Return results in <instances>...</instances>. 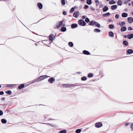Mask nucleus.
<instances>
[{
  "label": "nucleus",
  "mask_w": 133,
  "mask_h": 133,
  "mask_svg": "<svg viewBox=\"0 0 133 133\" xmlns=\"http://www.w3.org/2000/svg\"><path fill=\"white\" fill-rule=\"evenodd\" d=\"M48 77H50L46 75L41 76L38 78V79H36L35 80V81H34V82L33 83H34L35 82H37L38 81H41Z\"/></svg>",
  "instance_id": "f257e3e1"
},
{
  "label": "nucleus",
  "mask_w": 133,
  "mask_h": 133,
  "mask_svg": "<svg viewBox=\"0 0 133 133\" xmlns=\"http://www.w3.org/2000/svg\"><path fill=\"white\" fill-rule=\"evenodd\" d=\"M78 24L81 26H84L86 25V23L83 20L81 19L79 20Z\"/></svg>",
  "instance_id": "f03ea898"
},
{
  "label": "nucleus",
  "mask_w": 133,
  "mask_h": 133,
  "mask_svg": "<svg viewBox=\"0 0 133 133\" xmlns=\"http://www.w3.org/2000/svg\"><path fill=\"white\" fill-rule=\"evenodd\" d=\"M102 125V124L101 123L98 122L95 124V126L96 127L99 128L101 127Z\"/></svg>",
  "instance_id": "7ed1b4c3"
},
{
  "label": "nucleus",
  "mask_w": 133,
  "mask_h": 133,
  "mask_svg": "<svg viewBox=\"0 0 133 133\" xmlns=\"http://www.w3.org/2000/svg\"><path fill=\"white\" fill-rule=\"evenodd\" d=\"M55 81V79L53 77L50 78L48 80V81L51 83H52Z\"/></svg>",
  "instance_id": "20e7f679"
},
{
  "label": "nucleus",
  "mask_w": 133,
  "mask_h": 133,
  "mask_svg": "<svg viewBox=\"0 0 133 133\" xmlns=\"http://www.w3.org/2000/svg\"><path fill=\"white\" fill-rule=\"evenodd\" d=\"M49 39L51 41H52L53 39V38H54L55 36H54L52 34H51L49 36Z\"/></svg>",
  "instance_id": "39448f33"
},
{
  "label": "nucleus",
  "mask_w": 133,
  "mask_h": 133,
  "mask_svg": "<svg viewBox=\"0 0 133 133\" xmlns=\"http://www.w3.org/2000/svg\"><path fill=\"white\" fill-rule=\"evenodd\" d=\"M79 12H76L75 13H74V14L73 16L75 18H77L79 15Z\"/></svg>",
  "instance_id": "423d86ee"
},
{
  "label": "nucleus",
  "mask_w": 133,
  "mask_h": 133,
  "mask_svg": "<svg viewBox=\"0 0 133 133\" xmlns=\"http://www.w3.org/2000/svg\"><path fill=\"white\" fill-rule=\"evenodd\" d=\"M76 85L75 84H68V87H70L71 88L72 87H74L76 86H77V85Z\"/></svg>",
  "instance_id": "0eeeda50"
},
{
  "label": "nucleus",
  "mask_w": 133,
  "mask_h": 133,
  "mask_svg": "<svg viewBox=\"0 0 133 133\" xmlns=\"http://www.w3.org/2000/svg\"><path fill=\"white\" fill-rule=\"evenodd\" d=\"M58 23L59 24L57 25V28H59L63 24V22L62 21H59Z\"/></svg>",
  "instance_id": "6e6552de"
},
{
  "label": "nucleus",
  "mask_w": 133,
  "mask_h": 133,
  "mask_svg": "<svg viewBox=\"0 0 133 133\" xmlns=\"http://www.w3.org/2000/svg\"><path fill=\"white\" fill-rule=\"evenodd\" d=\"M78 26L77 25L76 23L73 24H71V27L72 28H75Z\"/></svg>",
  "instance_id": "1a4fd4ad"
},
{
  "label": "nucleus",
  "mask_w": 133,
  "mask_h": 133,
  "mask_svg": "<svg viewBox=\"0 0 133 133\" xmlns=\"http://www.w3.org/2000/svg\"><path fill=\"white\" fill-rule=\"evenodd\" d=\"M83 52L85 55H89L90 54V53L88 51L85 50L83 51Z\"/></svg>",
  "instance_id": "9d476101"
},
{
  "label": "nucleus",
  "mask_w": 133,
  "mask_h": 133,
  "mask_svg": "<svg viewBox=\"0 0 133 133\" xmlns=\"http://www.w3.org/2000/svg\"><path fill=\"white\" fill-rule=\"evenodd\" d=\"M37 5L39 9H42V8L43 5L42 4L40 3H38L37 4Z\"/></svg>",
  "instance_id": "9b49d317"
},
{
  "label": "nucleus",
  "mask_w": 133,
  "mask_h": 133,
  "mask_svg": "<svg viewBox=\"0 0 133 133\" xmlns=\"http://www.w3.org/2000/svg\"><path fill=\"white\" fill-rule=\"evenodd\" d=\"M16 84H7L6 87H12L14 86H16Z\"/></svg>",
  "instance_id": "f8f14e48"
},
{
  "label": "nucleus",
  "mask_w": 133,
  "mask_h": 133,
  "mask_svg": "<svg viewBox=\"0 0 133 133\" xmlns=\"http://www.w3.org/2000/svg\"><path fill=\"white\" fill-rule=\"evenodd\" d=\"M127 52L128 54H130L133 53V50L131 49H129L127 50Z\"/></svg>",
  "instance_id": "ddd939ff"
},
{
  "label": "nucleus",
  "mask_w": 133,
  "mask_h": 133,
  "mask_svg": "<svg viewBox=\"0 0 133 133\" xmlns=\"http://www.w3.org/2000/svg\"><path fill=\"white\" fill-rule=\"evenodd\" d=\"M95 21H92L89 22V25H94Z\"/></svg>",
  "instance_id": "4468645a"
},
{
  "label": "nucleus",
  "mask_w": 133,
  "mask_h": 133,
  "mask_svg": "<svg viewBox=\"0 0 133 133\" xmlns=\"http://www.w3.org/2000/svg\"><path fill=\"white\" fill-rule=\"evenodd\" d=\"M109 9L108 7L107 6H105L103 8V11L104 12H106Z\"/></svg>",
  "instance_id": "2eb2a0df"
},
{
  "label": "nucleus",
  "mask_w": 133,
  "mask_h": 133,
  "mask_svg": "<svg viewBox=\"0 0 133 133\" xmlns=\"http://www.w3.org/2000/svg\"><path fill=\"white\" fill-rule=\"evenodd\" d=\"M117 8V6L116 5H114L111 6V9L112 10H114Z\"/></svg>",
  "instance_id": "dca6fc26"
},
{
  "label": "nucleus",
  "mask_w": 133,
  "mask_h": 133,
  "mask_svg": "<svg viewBox=\"0 0 133 133\" xmlns=\"http://www.w3.org/2000/svg\"><path fill=\"white\" fill-rule=\"evenodd\" d=\"M110 15V14L109 12H107L106 14H103L102 16L104 17H106L109 16Z\"/></svg>",
  "instance_id": "f3484780"
},
{
  "label": "nucleus",
  "mask_w": 133,
  "mask_h": 133,
  "mask_svg": "<svg viewBox=\"0 0 133 133\" xmlns=\"http://www.w3.org/2000/svg\"><path fill=\"white\" fill-rule=\"evenodd\" d=\"M127 38L129 39H130L133 38V34H129L127 35Z\"/></svg>",
  "instance_id": "a211bd4d"
},
{
  "label": "nucleus",
  "mask_w": 133,
  "mask_h": 133,
  "mask_svg": "<svg viewBox=\"0 0 133 133\" xmlns=\"http://www.w3.org/2000/svg\"><path fill=\"white\" fill-rule=\"evenodd\" d=\"M128 21L130 23H131L132 22V19L131 17H129L128 18Z\"/></svg>",
  "instance_id": "6ab92c4d"
},
{
  "label": "nucleus",
  "mask_w": 133,
  "mask_h": 133,
  "mask_svg": "<svg viewBox=\"0 0 133 133\" xmlns=\"http://www.w3.org/2000/svg\"><path fill=\"white\" fill-rule=\"evenodd\" d=\"M127 30V28L125 26L122 27L121 29V31L124 32L125 31Z\"/></svg>",
  "instance_id": "aec40b11"
},
{
  "label": "nucleus",
  "mask_w": 133,
  "mask_h": 133,
  "mask_svg": "<svg viewBox=\"0 0 133 133\" xmlns=\"http://www.w3.org/2000/svg\"><path fill=\"white\" fill-rule=\"evenodd\" d=\"M24 87V85L23 84H22L18 86V88L19 89L23 88Z\"/></svg>",
  "instance_id": "412c9836"
},
{
  "label": "nucleus",
  "mask_w": 133,
  "mask_h": 133,
  "mask_svg": "<svg viewBox=\"0 0 133 133\" xmlns=\"http://www.w3.org/2000/svg\"><path fill=\"white\" fill-rule=\"evenodd\" d=\"M127 14L126 13H123L122 14V16L123 17H127Z\"/></svg>",
  "instance_id": "4be33fe9"
},
{
  "label": "nucleus",
  "mask_w": 133,
  "mask_h": 133,
  "mask_svg": "<svg viewBox=\"0 0 133 133\" xmlns=\"http://www.w3.org/2000/svg\"><path fill=\"white\" fill-rule=\"evenodd\" d=\"M123 44L126 46H127L129 44L126 41H124L123 42Z\"/></svg>",
  "instance_id": "5701e85b"
},
{
  "label": "nucleus",
  "mask_w": 133,
  "mask_h": 133,
  "mask_svg": "<svg viewBox=\"0 0 133 133\" xmlns=\"http://www.w3.org/2000/svg\"><path fill=\"white\" fill-rule=\"evenodd\" d=\"M118 5H121L122 4V1L121 0H118L117 2Z\"/></svg>",
  "instance_id": "b1692460"
},
{
  "label": "nucleus",
  "mask_w": 133,
  "mask_h": 133,
  "mask_svg": "<svg viewBox=\"0 0 133 133\" xmlns=\"http://www.w3.org/2000/svg\"><path fill=\"white\" fill-rule=\"evenodd\" d=\"M109 36H110L113 37L114 36V33L112 31H110L109 32Z\"/></svg>",
  "instance_id": "393cba45"
},
{
  "label": "nucleus",
  "mask_w": 133,
  "mask_h": 133,
  "mask_svg": "<svg viewBox=\"0 0 133 133\" xmlns=\"http://www.w3.org/2000/svg\"><path fill=\"white\" fill-rule=\"evenodd\" d=\"M1 122L2 123L4 124H5L7 122L6 120L4 119H1Z\"/></svg>",
  "instance_id": "a878e982"
},
{
  "label": "nucleus",
  "mask_w": 133,
  "mask_h": 133,
  "mask_svg": "<svg viewBox=\"0 0 133 133\" xmlns=\"http://www.w3.org/2000/svg\"><path fill=\"white\" fill-rule=\"evenodd\" d=\"M125 24V23L123 21L121 23H119V25H120L121 26H122L124 25Z\"/></svg>",
  "instance_id": "bb28decb"
},
{
  "label": "nucleus",
  "mask_w": 133,
  "mask_h": 133,
  "mask_svg": "<svg viewBox=\"0 0 133 133\" xmlns=\"http://www.w3.org/2000/svg\"><path fill=\"white\" fill-rule=\"evenodd\" d=\"M95 25L97 27L100 28V25L97 22H95Z\"/></svg>",
  "instance_id": "cd10ccee"
},
{
  "label": "nucleus",
  "mask_w": 133,
  "mask_h": 133,
  "mask_svg": "<svg viewBox=\"0 0 133 133\" xmlns=\"http://www.w3.org/2000/svg\"><path fill=\"white\" fill-rule=\"evenodd\" d=\"M5 93L8 95H10L12 93V92L11 90H7L5 91Z\"/></svg>",
  "instance_id": "c85d7f7f"
},
{
  "label": "nucleus",
  "mask_w": 133,
  "mask_h": 133,
  "mask_svg": "<svg viewBox=\"0 0 133 133\" xmlns=\"http://www.w3.org/2000/svg\"><path fill=\"white\" fill-rule=\"evenodd\" d=\"M94 31L95 32H99L101 31L99 29H95L94 30Z\"/></svg>",
  "instance_id": "c756f323"
},
{
  "label": "nucleus",
  "mask_w": 133,
  "mask_h": 133,
  "mask_svg": "<svg viewBox=\"0 0 133 133\" xmlns=\"http://www.w3.org/2000/svg\"><path fill=\"white\" fill-rule=\"evenodd\" d=\"M66 29L65 27H63L61 28V30L62 31L64 32L66 31Z\"/></svg>",
  "instance_id": "7c9ffc66"
},
{
  "label": "nucleus",
  "mask_w": 133,
  "mask_h": 133,
  "mask_svg": "<svg viewBox=\"0 0 133 133\" xmlns=\"http://www.w3.org/2000/svg\"><path fill=\"white\" fill-rule=\"evenodd\" d=\"M116 3V2L114 0H112L110 1L109 2V3L110 4H114Z\"/></svg>",
  "instance_id": "2f4dec72"
},
{
  "label": "nucleus",
  "mask_w": 133,
  "mask_h": 133,
  "mask_svg": "<svg viewBox=\"0 0 133 133\" xmlns=\"http://www.w3.org/2000/svg\"><path fill=\"white\" fill-rule=\"evenodd\" d=\"M92 3L91 0H87V3L89 5H90Z\"/></svg>",
  "instance_id": "473e14b6"
},
{
  "label": "nucleus",
  "mask_w": 133,
  "mask_h": 133,
  "mask_svg": "<svg viewBox=\"0 0 133 133\" xmlns=\"http://www.w3.org/2000/svg\"><path fill=\"white\" fill-rule=\"evenodd\" d=\"M93 76V74L92 73H89L88 74V76L89 78L92 77Z\"/></svg>",
  "instance_id": "72a5a7b5"
},
{
  "label": "nucleus",
  "mask_w": 133,
  "mask_h": 133,
  "mask_svg": "<svg viewBox=\"0 0 133 133\" xmlns=\"http://www.w3.org/2000/svg\"><path fill=\"white\" fill-rule=\"evenodd\" d=\"M68 45L69 46L71 47H72L73 46V44L71 42H69L68 43Z\"/></svg>",
  "instance_id": "f704fd0d"
},
{
  "label": "nucleus",
  "mask_w": 133,
  "mask_h": 133,
  "mask_svg": "<svg viewBox=\"0 0 133 133\" xmlns=\"http://www.w3.org/2000/svg\"><path fill=\"white\" fill-rule=\"evenodd\" d=\"M109 28L110 29H113L114 28V26L112 24H110L109 25Z\"/></svg>",
  "instance_id": "c9c22d12"
},
{
  "label": "nucleus",
  "mask_w": 133,
  "mask_h": 133,
  "mask_svg": "<svg viewBox=\"0 0 133 133\" xmlns=\"http://www.w3.org/2000/svg\"><path fill=\"white\" fill-rule=\"evenodd\" d=\"M81 131V130L80 129H78L76 131V133H79Z\"/></svg>",
  "instance_id": "e433bc0d"
},
{
  "label": "nucleus",
  "mask_w": 133,
  "mask_h": 133,
  "mask_svg": "<svg viewBox=\"0 0 133 133\" xmlns=\"http://www.w3.org/2000/svg\"><path fill=\"white\" fill-rule=\"evenodd\" d=\"M87 79V78L85 77H83L81 78V79L82 81H85Z\"/></svg>",
  "instance_id": "4c0bfd02"
},
{
  "label": "nucleus",
  "mask_w": 133,
  "mask_h": 133,
  "mask_svg": "<svg viewBox=\"0 0 133 133\" xmlns=\"http://www.w3.org/2000/svg\"><path fill=\"white\" fill-rule=\"evenodd\" d=\"M61 4L63 5H64L65 4V1L64 0H61Z\"/></svg>",
  "instance_id": "58836bf2"
},
{
  "label": "nucleus",
  "mask_w": 133,
  "mask_h": 133,
  "mask_svg": "<svg viewBox=\"0 0 133 133\" xmlns=\"http://www.w3.org/2000/svg\"><path fill=\"white\" fill-rule=\"evenodd\" d=\"M59 133H66V130H61L59 131Z\"/></svg>",
  "instance_id": "ea45409f"
},
{
  "label": "nucleus",
  "mask_w": 133,
  "mask_h": 133,
  "mask_svg": "<svg viewBox=\"0 0 133 133\" xmlns=\"http://www.w3.org/2000/svg\"><path fill=\"white\" fill-rule=\"evenodd\" d=\"M85 21L87 23H88L90 22V20L89 18H87L85 19Z\"/></svg>",
  "instance_id": "a19ab883"
},
{
  "label": "nucleus",
  "mask_w": 133,
  "mask_h": 133,
  "mask_svg": "<svg viewBox=\"0 0 133 133\" xmlns=\"http://www.w3.org/2000/svg\"><path fill=\"white\" fill-rule=\"evenodd\" d=\"M75 9L74 8H72L70 9V13H72L74 11Z\"/></svg>",
  "instance_id": "79ce46f5"
},
{
  "label": "nucleus",
  "mask_w": 133,
  "mask_h": 133,
  "mask_svg": "<svg viewBox=\"0 0 133 133\" xmlns=\"http://www.w3.org/2000/svg\"><path fill=\"white\" fill-rule=\"evenodd\" d=\"M96 4V6H97L99 4V1L98 0H96L95 2Z\"/></svg>",
  "instance_id": "37998d69"
},
{
  "label": "nucleus",
  "mask_w": 133,
  "mask_h": 133,
  "mask_svg": "<svg viewBox=\"0 0 133 133\" xmlns=\"http://www.w3.org/2000/svg\"><path fill=\"white\" fill-rule=\"evenodd\" d=\"M115 17L117 19L119 17V15L118 14H116L115 16Z\"/></svg>",
  "instance_id": "c03bdc74"
},
{
  "label": "nucleus",
  "mask_w": 133,
  "mask_h": 133,
  "mask_svg": "<svg viewBox=\"0 0 133 133\" xmlns=\"http://www.w3.org/2000/svg\"><path fill=\"white\" fill-rule=\"evenodd\" d=\"M3 114V111L2 110H0V116H2Z\"/></svg>",
  "instance_id": "a18cd8bd"
},
{
  "label": "nucleus",
  "mask_w": 133,
  "mask_h": 133,
  "mask_svg": "<svg viewBox=\"0 0 133 133\" xmlns=\"http://www.w3.org/2000/svg\"><path fill=\"white\" fill-rule=\"evenodd\" d=\"M131 130L133 131V123L131 124Z\"/></svg>",
  "instance_id": "49530a36"
},
{
  "label": "nucleus",
  "mask_w": 133,
  "mask_h": 133,
  "mask_svg": "<svg viewBox=\"0 0 133 133\" xmlns=\"http://www.w3.org/2000/svg\"><path fill=\"white\" fill-rule=\"evenodd\" d=\"M68 84H64L63 86L64 87L68 88Z\"/></svg>",
  "instance_id": "de8ad7c7"
},
{
  "label": "nucleus",
  "mask_w": 133,
  "mask_h": 133,
  "mask_svg": "<svg viewBox=\"0 0 133 133\" xmlns=\"http://www.w3.org/2000/svg\"><path fill=\"white\" fill-rule=\"evenodd\" d=\"M63 14L64 15H66V13L65 11H63Z\"/></svg>",
  "instance_id": "09e8293b"
},
{
  "label": "nucleus",
  "mask_w": 133,
  "mask_h": 133,
  "mask_svg": "<svg viewBox=\"0 0 133 133\" xmlns=\"http://www.w3.org/2000/svg\"><path fill=\"white\" fill-rule=\"evenodd\" d=\"M88 7L89 6L88 5H85L84 8L85 9H87L88 8Z\"/></svg>",
  "instance_id": "8fccbe9b"
},
{
  "label": "nucleus",
  "mask_w": 133,
  "mask_h": 133,
  "mask_svg": "<svg viewBox=\"0 0 133 133\" xmlns=\"http://www.w3.org/2000/svg\"><path fill=\"white\" fill-rule=\"evenodd\" d=\"M128 29L129 30H132L131 27L129 26L128 28Z\"/></svg>",
  "instance_id": "3c124183"
},
{
  "label": "nucleus",
  "mask_w": 133,
  "mask_h": 133,
  "mask_svg": "<svg viewBox=\"0 0 133 133\" xmlns=\"http://www.w3.org/2000/svg\"><path fill=\"white\" fill-rule=\"evenodd\" d=\"M90 9H91V10H92V11H94L95 10V9L94 8V7H93L92 6H91L90 7Z\"/></svg>",
  "instance_id": "603ef678"
},
{
  "label": "nucleus",
  "mask_w": 133,
  "mask_h": 133,
  "mask_svg": "<svg viewBox=\"0 0 133 133\" xmlns=\"http://www.w3.org/2000/svg\"><path fill=\"white\" fill-rule=\"evenodd\" d=\"M4 94V92L3 91H0V95H2Z\"/></svg>",
  "instance_id": "864d4df0"
},
{
  "label": "nucleus",
  "mask_w": 133,
  "mask_h": 133,
  "mask_svg": "<svg viewBox=\"0 0 133 133\" xmlns=\"http://www.w3.org/2000/svg\"><path fill=\"white\" fill-rule=\"evenodd\" d=\"M113 22V21L111 19H108V22Z\"/></svg>",
  "instance_id": "5fc2aeb1"
},
{
  "label": "nucleus",
  "mask_w": 133,
  "mask_h": 133,
  "mask_svg": "<svg viewBox=\"0 0 133 133\" xmlns=\"http://www.w3.org/2000/svg\"><path fill=\"white\" fill-rule=\"evenodd\" d=\"M5 97H3V98H2L1 99L3 101H4L5 100Z\"/></svg>",
  "instance_id": "6e6d98bb"
},
{
  "label": "nucleus",
  "mask_w": 133,
  "mask_h": 133,
  "mask_svg": "<svg viewBox=\"0 0 133 133\" xmlns=\"http://www.w3.org/2000/svg\"><path fill=\"white\" fill-rule=\"evenodd\" d=\"M129 124V123L127 122L126 123H125V125L126 126H127V125H128Z\"/></svg>",
  "instance_id": "4d7b16f0"
},
{
  "label": "nucleus",
  "mask_w": 133,
  "mask_h": 133,
  "mask_svg": "<svg viewBox=\"0 0 133 133\" xmlns=\"http://www.w3.org/2000/svg\"><path fill=\"white\" fill-rule=\"evenodd\" d=\"M86 17L85 16H83L82 17V18L83 19H84Z\"/></svg>",
  "instance_id": "13d9d810"
},
{
  "label": "nucleus",
  "mask_w": 133,
  "mask_h": 133,
  "mask_svg": "<svg viewBox=\"0 0 133 133\" xmlns=\"http://www.w3.org/2000/svg\"><path fill=\"white\" fill-rule=\"evenodd\" d=\"M124 37L125 38H127V35H124Z\"/></svg>",
  "instance_id": "bf43d9fd"
},
{
  "label": "nucleus",
  "mask_w": 133,
  "mask_h": 133,
  "mask_svg": "<svg viewBox=\"0 0 133 133\" xmlns=\"http://www.w3.org/2000/svg\"><path fill=\"white\" fill-rule=\"evenodd\" d=\"M48 124L49 125H50L51 126H52L51 124H49L48 123Z\"/></svg>",
  "instance_id": "052dcab7"
},
{
  "label": "nucleus",
  "mask_w": 133,
  "mask_h": 133,
  "mask_svg": "<svg viewBox=\"0 0 133 133\" xmlns=\"http://www.w3.org/2000/svg\"><path fill=\"white\" fill-rule=\"evenodd\" d=\"M132 6H133V2H132Z\"/></svg>",
  "instance_id": "680f3d73"
},
{
  "label": "nucleus",
  "mask_w": 133,
  "mask_h": 133,
  "mask_svg": "<svg viewBox=\"0 0 133 133\" xmlns=\"http://www.w3.org/2000/svg\"><path fill=\"white\" fill-rule=\"evenodd\" d=\"M128 5H131V4L130 3H128Z\"/></svg>",
  "instance_id": "e2e57ef3"
},
{
  "label": "nucleus",
  "mask_w": 133,
  "mask_h": 133,
  "mask_svg": "<svg viewBox=\"0 0 133 133\" xmlns=\"http://www.w3.org/2000/svg\"><path fill=\"white\" fill-rule=\"evenodd\" d=\"M131 14L132 15H133V12H131Z\"/></svg>",
  "instance_id": "0e129e2a"
},
{
  "label": "nucleus",
  "mask_w": 133,
  "mask_h": 133,
  "mask_svg": "<svg viewBox=\"0 0 133 133\" xmlns=\"http://www.w3.org/2000/svg\"><path fill=\"white\" fill-rule=\"evenodd\" d=\"M81 1H84V0H81Z\"/></svg>",
  "instance_id": "69168bd1"
},
{
  "label": "nucleus",
  "mask_w": 133,
  "mask_h": 133,
  "mask_svg": "<svg viewBox=\"0 0 133 133\" xmlns=\"http://www.w3.org/2000/svg\"><path fill=\"white\" fill-rule=\"evenodd\" d=\"M1 85H0V88H1Z\"/></svg>",
  "instance_id": "338daca9"
},
{
  "label": "nucleus",
  "mask_w": 133,
  "mask_h": 133,
  "mask_svg": "<svg viewBox=\"0 0 133 133\" xmlns=\"http://www.w3.org/2000/svg\"><path fill=\"white\" fill-rule=\"evenodd\" d=\"M65 24H64L63 25V26H65Z\"/></svg>",
  "instance_id": "774afa93"
}]
</instances>
